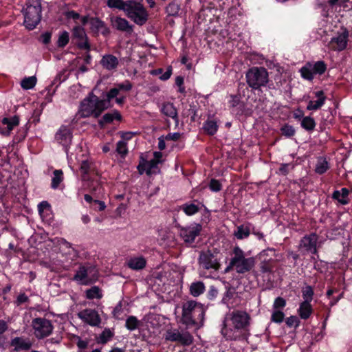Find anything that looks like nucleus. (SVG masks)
Returning <instances> with one entry per match:
<instances>
[{
  "instance_id": "473e14b6",
  "label": "nucleus",
  "mask_w": 352,
  "mask_h": 352,
  "mask_svg": "<svg viewBox=\"0 0 352 352\" xmlns=\"http://www.w3.org/2000/svg\"><path fill=\"white\" fill-rule=\"evenodd\" d=\"M180 10V4L176 0H174L168 3L166 7V12L168 16H177Z\"/></svg>"
},
{
  "instance_id": "ea45409f",
  "label": "nucleus",
  "mask_w": 352,
  "mask_h": 352,
  "mask_svg": "<svg viewBox=\"0 0 352 352\" xmlns=\"http://www.w3.org/2000/svg\"><path fill=\"white\" fill-rule=\"evenodd\" d=\"M86 297L88 299H100L102 297V294L98 287L94 286L86 291Z\"/></svg>"
},
{
  "instance_id": "680f3d73",
  "label": "nucleus",
  "mask_w": 352,
  "mask_h": 352,
  "mask_svg": "<svg viewBox=\"0 0 352 352\" xmlns=\"http://www.w3.org/2000/svg\"><path fill=\"white\" fill-rule=\"evenodd\" d=\"M316 8H321L322 10V16H329V11L327 9V6L324 3L322 2H318L316 6Z\"/></svg>"
},
{
  "instance_id": "e2e57ef3",
  "label": "nucleus",
  "mask_w": 352,
  "mask_h": 352,
  "mask_svg": "<svg viewBox=\"0 0 352 352\" xmlns=\"http://www.w3.org/2000/svg\"><path fill=\"white\" fill-rule=\"evenodd\" d=\"M348 1L349 0H328L327 3L331 7H334L336 6H340Z\"/></svg>"
},
{
  "instance_id": "7ed1b4c3",
  "label": "nucleus",
  "mask_w": 352,
  "mask_h": 352,
  "mask_svg": "<svg viewBox=\"0 0 352 352\" xmlns=\"http://www.w3.org/2000/svg\"><path fill=\"white\" fill-rule=\"evenodd\" d=\"M256 265L254 257H246L245 252L239 246L232 249V257L225 272L234 270L237 274H245L250 272Z\"/></svg>"
},
{
  "instance_id": "4be33fe9",
  "label": "nucleus",
  "mask_w": 352,
  "mask_h": 352,
  "mask_svg": "<svg viewBox=\"0 0 352 352\" xmlns=\"http://www.w3.org/2000/svg\"><path fill=\"white\" fill-rule=\"evenodd\" d=\"M111 25L118 30L131 32L133 30L132 26L129 24V21L120 16H113L111 18Z\"/></svg>"
},
{
  "instance_id": "aec40b11",
  "label": "nucleus",
  "mask_w": 352,
  "mask_h": 352,
  "mask_svg": "<svg viewBox=\"0 0 352 352\" xmlns=\"http://www.w3.org/2000/svg\"><path fill=\"white\" fill-rule=\"evenodd\" d=\"M318 237L316 234H310L309 236H304L300 243V246L305 248V250L310 252L313 254L317 252L316 243Z\"/></svg>"
},
{
  "instance_id": "864d4df0",
  "label": "nucleus",
  "mask_w": 352,
  "mask_h": 352,
  "mask_svg": "<svg viewBox=\"0 0 352 352\" xmlns=\"http://www.w3.org/2000/svg\"><path fill=\"white\" fill-rule=\"evenodd\" d=\"M282 133L287 137H292L295 133V130L290 125H285L281 128Z\"/></svg>"
},
{
  "instance_id": "7c9ffc66",
  "label": "nucleus",
  "mask_w": 352,
  "mask_h": 352,
  "mask_svg": "<svg viewBox=\"0 0 352 352\" xmlns=\"http://www.w3.org/2000/svg\"><path fill=\"white\" fill-rule=\"evenodd\" d=\"M127 265L132 270H140L146 266V260L143 257L132 258L128 261Z\"/></svg>"
},
{
  "instance_id": "8fccbe9b",
  "label": "nucleus",
  "mask_w": 352,
  "mask_h": 352,
  "mask_svg": "<svg viewBox=\"0 0 352 352\" xmlns=\"http://www.w3.org/2000/svg\"><path fill=\"white\" fill-rule=\"evenodd\" d=\"M284 316H285V315H284L283 312L278 311V310H276V311H273V313L272 314L271 320L272 322H274L276 323H280L283 321Z\"/></svg>"
},
{
  "instance_id": "f704fd0d",
  "label": "nucleus",
  "mask_w": 352,
  "mask_h": 352,
  "mask_svg": "<svg viewBox=\"0 0 352 352\" xmlns=\"http://www.w3.org/2000/svg\"><path fill=\"white\" fill-rule=\"evenodd\" d=\"M329 168V163L325 158L320 157L316 165L315 171L316 173L322 175Z\"/></svg>"
},
{
  "instance_id": "37998d69",
  "label": "nucleus",
  "mask_w": 352,
  "mask_h": 352,
  "mask_svg": "<svg viewBox=\"0 0 352 352\" xmlns=\"http://www.w3.org/2000/svg\"><path fill=\"white\" fill-rule=\"evenodd\" d=\"M302 298L304 299L303 302H311L314 296L313 288L311 286L307 285L302 288Z\"/></svg>"
},
{
  "instance_id": "69168bd1",
  "label": "nucleus",
  "mask_w": 352,
  "mask_h": 352,
  "mask_svg": "<svg viewBox=\"0 0 352 352\" xmlns=\"http://www.w3.org/2000/svg\"><path fill=\"white\" fill-rule=\"evenodd\" d=\"M29 298L25 294H21L18 296L16 299V304L17 305H19L22 303H24L27 301H28Z\"/></svg>"
},
{
  "instance_id": "423d86ee",
  "label": "nucleus",
  "mask_w": 352,
  "mask_h": 352,
  "mask_svg": "<svg viewBox=\"0 0 352 352\" xmlns=\"http://www.w3.org/2000/svg\"><path fill=\"white\" fill-rule=\"evenodd\" d=\"M124 12L128 18L139 25H144L148 19V13L144 6L133 0H127Z\"/></svg>"
},
{
  "instance_id": "2eb2a0df",
  "label": "nucleus",
  "mask_w": 352,
  "mask_h": 352,
  "mask_svg": "<svg viewBox=\"0 0 352 352\" xmlns=\"http://www.w3.org/2000/svg\"><path fill=\"white\" fill-rule=\"evenodd\" d=\"M72 41L80 49L87 51L90 50L85 29L79 25L74 27L72 30Z\"/></svg>"
},
{
  "instance_id": "a211bd4d",
  "label": "nucleus",
  "mask_w": 352,
  "mask_h": 352,
  "mask_svg": "<svg viewBox=\"0 0 352 352\" xmlns=\"http://www.w3.org/2000/svg\"><path fill=\"white\" fill-rule=\"evenodd\" d=\"M1 123L5 127H0V133L3 135L8 136L10 134L14 127L19 124V118L17 116H14L12 118H4Z\"/></svg>"
},
{
  "instance_id": "9d476101",
  "label": "nucleus",
  "mask_w": 352,
  "mask_h": 352,
  "mask_svg": "<svg viewBox=\"0 0 352 352\" xmlns=\"http://www.w3.org/2000/svg\"><path fill=\"white\" fill-rule=\"evenodd\" d=\"M164 337L166 341L177 342L184 346H189L193 342V337L188 331H181L175 328L167 329Z\"/></svg>"
},
{
  "instance_id": "f3484780",
  "label": "nucleus",
  "mask_w": 352,
  "mask_h": 352,
  "mask_svg": "<svg viewBox=\"0 0 352 352\" xmlns=\"http://www.w3.org/2000/svg\"><path fill=\"white\" fill-rule=\"evenodd\" d=\"M56 140L64 146L71 144L72 134L69 128L62 126L56 133Z\"/></svg>"
},
{
  "instance_id": "6ab92c4d",
  "label": "nucleus",
  "mask_w": 352,
  "mask_h": 352,
  "mask_svg": "<svg viewBox=\"0 0 352 352\" xmlns=\"http://www.w3.org/2000/svg\"><path fill=\"white\" fill-rule=\"evenodd\" d=\"M32 342L28 338L15 337L10 341V346L14 351H28L32 347Z\"/></svg>"
},
{
  "instance_id": "6e6d98bb",
  "label": "nucleus",
  "mask_w": 352,
  "mask_h": 352,
  "mask_svg": "<svg viewBox=\"0 0 352 352\" xmlns=\"http://www.w3.org/2000/svg\"><path fill=\"white\" fill-rule=\"evenodd\" d=\"M286 305V301L281 297H278L275 299L273 305V308L277 309L279 308H283Z\"/></svg>"
},
{
  "instance_id": "603ef678",
  "label": "nucleus",
  "mask_w": 352,
  "mask_h": 352,
  "mask_svg": "<svg viewBox=\"0 0 352 352\" xmlns=\"http://www.w3.org/2000/svg\"><path fill=\"white\" fill-rule=\"evenodd\" d=\"M261 271L263 273L270 272L272 270L273 266L271 264V261H263L260 264Z\"/></svg>"
},
{
  "instance_id": "6e6552de",
  "label": "nucleus",
  "mask_w": 352,
  "mask_h": 352,
  "mask_svg": "<svg viewBox=\"0 0 352 352\" xmlns=\"http://www.w3.org/2000/svg\"><path fill=\"white\" fill-rule=\"evenodd\" d=\"M98 273L94 266L81 265L76 271L73 280L80 285H87L98 279Z\"/></svg>"
},
{
  "instance_id": "4468645a",
  "label": "nucleus",
  "mask_w": 352,
  "mask_h": 352,
  "mask_svg": "<svg viewBox=\"0 0 352 352\" xmlns=\"http://www.w3.org/2000/svg\"><path fill=\"white\" fill-rule=\"evenodd\" d=\"M199 263L206 270H218L220 263L217 256L210 251L202 252L199 256Z\"/></svg>"
},
{
  "instance_id": "f8f14e48",
  "label": "nucleus",
  "mask_w": 352,
  "mask_h": 352,
  "mask_svg": "<svg viewBox=\"0 0 352 352\" xmlns=\"http://www.w3.org/2000/svg\"><path fill=\"white\" fill-rule=\"evenodd\" d=\"M348 38L349 31L346 28H342L331 38L329 46L333 50H344L346 47Z\"/></svg>"
},
{
  "instance_id": "bb28decb",
  "label": "nucleus",
  "mask_w": 352,
  "mask_h": 352,
  "mask_svg": "<svg viewBox=\"0 0 352 352\" xmlns=\"http://www.w3.org/2000/svg\"><path fill=\"white\" fill-rule=\"evenodd\" d=\"M250 223L243 224L238 226L236 230L234 232V235L238 239H243L248 238L250 234Z\"/></svg>"
},
{
  "instance_id": "1a4fd4ad",
  "label": "nucleus",
  "mask_w": 352,
  "mask_h": 352,
  "mask_svg": "<svg viewBox=\"0 0 352 352\" xmlns=\"http://www.w3.org/2000/svg\"><path fill=\"white\" fill-rule=\"evenodd\" d=\"M31 327L34 336L38 340L50 336L54 329L52 322L41 317L34 318L32 320Z\"/></svg>"
},
{
  "instance_id": "dca6fc26",
  "label": "nucleus",
  "mask_w": 352,
  "mask_h": 352,
  "mask_svg": "<svg viewBox=\"0 0 352 352\" xmlns=\"http://www.w3.org/2000/svg\"><path fill=\"white\" fill-rule=\"evenodd\" d=\"M202 226L199 223H193L190 226L182 228L180 230V236L186 243H192L195 238L199 235Z\"/></svg>"
},
{
  "instance_id": "774afa93",
  "label": "nucleus",
  "mask_w": 352,
  "mask_h": 352,
  "mask_svg": "<svg viewBox=\"0 0 352 352\" xmlns=\"http://www.w3.org/2000/svg\"><path fill=\"white\" fill-rule=\"evenodd\" d=\"M65 16L68 19H78L80 18V14L74 10L67 12Z\"/></svg>"
},
{
  "instance_id": "58836bf2",
  "label": "nucleus",
  "mask_w": 352,
  "mask_h": 352,
  "mask_svg": "<svg viewBox=\"0 0 352 352\" xmlns=\"http://www.w3.org/2000/svg\"><path fill=\"white\" fill-rule=\"evenodd\" d=\"M127 1L124 0H108L107 5L110 8L118 9L124 11Z\"/></svg>"
},
{
  "instance_id": "b1692460",
  "label": "nucleus",
  "mask_w": 352,
  "mask_h": 352,
  "mask_svg": "<svg viewBox=\"0 0 352 352\" xmlns=\"http://www.w3.org/2000/svg\"><path fill=\"white\" fill-rule=\"evenodd\" d=\"M101 65L107 70L116 69L119 64L118 59L112 54L104 55L100 60Z\"/></svg>"
},
{
  "instance_id": "c03bdc74",
  "label": "nucleus",
  "mask_w": 352,
  "mask_h": 352,
  "mask_svg": "<svg viewBox=\"0 0 352 352\" xmlns=\"http://www.w3.org/2000/svg\"><path fill=\"white\" fill-rule=\"evenodd\" d=\"M120 94L119 90L118 88L115 86V87L111 88L107 94V98L102 99L103 101H108V109L111 107V100L116 98L117 96H118Z\"/></svg>"
},
{
  "instance_id": "4c0bfd02",
  "label": "nucleus",
  "mask_w": 352,
  "mask_h": 352,
  "mask_svg": "<svg viewBox=\"0 0 352 352\" xmlns=\"http://www.w3.org/2000/svg\"><path fill=\"white\" fill-rule=\"evenodd\" d=\"M301 126L308 131H312L316 127V122L313 118L306 116L301 120Z\"/></svg>"
},
{
  "instance_id": "5fc2aeb1",
  "label": "nucleus",
  "mask_w": 352,
  "mask_h": 352,
  "mask_svg": "<svg viewBox=\"0 0 352 352\" xmlns=\"http://www.w3.org/2000/svg\"><path fill=\"white\" fill-rule=\"evenodd\" d=\"M210 189L214 192H219L221 190V184L219 181L212 179L209 185Z\"/></svg>"
},
{
  "instance_id": "a18cd8bd",
  "label": "nucleus",
  "mask_w": 352,
  "mask_h": 352,
  "mask_svg": "<svg viewBox=\"0 0 352 352\" xmlns=\"http://www.w3.org/2000/svg\"><path fill=\"white\" fill-rule=\"evenodd\" d=\"M69 40V33L64 31L60 34L58 38L57 45L59 47H64L68 43Z\"/></svg>"
},
{
  "instance_id": "9b49d317",
  "label": "nucleus",
  "mask_w": 352,
  "mask_h": 352,
  "mask_svg": "<svg viewBox=\"0 0 352 352\" xmlns=\"http://www.w3.org/2000/svg\"><path fill=\"white\" fill-rule=\"evenodd\" d=\"M327 69V65L322 60L314 63L307 62L300 69L301 76L306 80H312L314 75H322Z\"/></svg>"
},
{
  "instance_id": "c85d7f7f",
  "label": "nucleus",
  "mask_w": 352,
  "mask_h": 352,
  "mask_svg": "<svg viewBox=\"0 0 352 352\" xmlns=\"http://www.w3.org/2000/svg\"><path fill=\"white\" fill-rule=\"evenodd\" d=\"M312 307L310 302H302L300 305L298 313L302 319L306 320L312 313Z\"/></svg>"
},
{
  "instance_id": "e433bc0d",
  "label": "nucleus",
  "mask_w": 352,
  "mask_h": 352,
  "mask_svg": "<svg viewBox=\"0 0 352 352\" xmlns=\"http://www.w3.org/2000/svg\"><path fill=\"white\" fill-rule=\"evenodd\" d=\"M8 330V324L6 321L0 320V349H5L7 338L4 333Z\"/></svg>"
},
{
  "instance_id": "72a5a7b5",
  "label": "nucleus",
  "mask_w": 352,
  "mask_h": 352,
  "mask_svg": "<svg viewBox=\"0 0 352 352\" xmlns=\"http://www.w3.org/2000/svg\"><path fill=\"white\" fill-rule=\"evenodd\" d=\"M203 129L207 134L212 135L217 131L218 125L214 120L208 119L204 124Z\"/></svg>"
},
{
  "instance_id": "13d9d810",
  "label": "nucleus",
  "mask_w": 352,
  "mask_h": 352,
  "mask_svg": "<svg viewBox=\"0 0 352 352\" xmlns=\"http://www.w3.org/2000/svg\"><path fill=\"white\" fill-rule=\"evenodd\" d=\"M286 324L292 327L293 326H298V319L296 316H292L286 319Z\"/></svg>"
},
{
  "instance_id": "39448f33",
  "label": "nucleus",
  "mask_w": 352,
  "mask_h": 352,
  "mask_svg": "<svg viewBox=\"0 0 352 352\" xmlns=\"http://www.w3.org/2000/svg\"><path fill=\"white\" fill-rule=\"evenodd\" d=\"M24 25L28 30H33L41 19V4L39 0H28L23 8Z\"/></svg>"
},
{
  "instance_id": "4d7b16f0",
  "label": "nucleus",
  "mask_w": 352,
  "mask_h": 352,
  "mask_svg": "<svg viewBox=\"0 0 352 352\" xmlns=\"http://www.w3.org/2000/svg\"><path fill=\"white\" fill-rule=\"evenodd\" d=\"M90 169V164L87 160L82 161L80 170L82 174H87Z\"/></svg>"
},
{
  "instance_id": "bf43d9fd",
  "label": "nucleus",
  "mask_w": 352,
  "mask_h": 352,
  "mask_svg": "<svg viewBox=\"0 0 352 352\" xmlns=\"http://www.w3.org/2000/svg\"><path fill=\"white\" fill-rule=\"evenodd\" d=\"M217 295H218L217 289L214 286L211 285L208 292V298L210 300H214V298H217Z\"/></svg>"
},
{
  "instance_id": "de8ad7c7",
  "label": "nucleus",
  "mask_w": 352,
  "mask_h": 352,
  "mask_svg": "<svg viewBox=\"0 0 352 352\" xmlns=\"http://www.w3.org/2000/svg\"><path fill=\"white\" fill-rule=\"evenodd\" d=\"M116 151L122 157H124L127 154L128 149L126 142L124 140H120L117 143Z\"/></svg>"
},
{
  "instance_id": "338daca9",
  "label": "nucleus",
  "mask_w": 352,
  "mask_h": 352,
  "mask_svg": "<svg viewBox=\"0 0 352 352\" xmlns=\"http://www.w3.org/2000/svg\"><path fill=\"white\" fill-rule=\"evenodd\" d=\"M181 136V134L179 133H168L166 136V140H173V141H176L177 140L179 139Z\"/></svg>"
},
{
  "instance_id": "0e129e2a",
  "label": "nucleus",
  "mask_w": 352,
  "mask_h": 352,
  "mask_svg": "<svg viewBox=\"0 0 352 352\" xmlns=\"http://www.w3.org/2000/svg\"><path fill=\"white\" fill-rule=\"evenodd\" d=\"M171 74H172V67H168L167 68V70L166 72H165L160 77V78L162 80H166L168 79H169L171 76Z\"/></svg>"
},
{
  "instance_id": "c9c22d12",
  "label": "nucleus",
  "mask_w": 352,
  "mask_h": 352,
  "mask_svg": "<svg viewBox=\"0 0 352 352\" xmlns=\"http://www.w3.org/2000/svg\"><path fill=\"white\" fill-rule=\"evenodd\" d=\"M54 176L52 179L51 187L56 189L63 180V173L61 170H55L53 172Z\"/></svg>"
},
{
  "instance_id": "ddd939ff",
  "label": "nucleus",
  "mask_w": 352,
  "mask_h": 352,
  "mask_svg": "<svg viewBox=\"0 0 352 352\" xmlns=\"http://www.w3.org/2000/svg\"><path fill=\"white\" fill-rule=\"evenodd\" d=\"M77 315L82 322L91 327H100L101 324V318L95 309H85L79 311Z\"/></svg>"
},
{
  "instance_id": "052dcab7",
  "label": "nucleus",
  "mask_w": 352,
  "mask_h": 352,
  "mask_svg": "<svg viewBox=\"0 0 352 352\" xmlns=\"http://www.w3.org/2000/svg\"><path fill=\"white\" fill-rule=\"evenodd\" d=\"M122 312V302H119L117 304V305L115 307V308L113 311V316L115 318H118Z\"/></svg>"
},
{
  "instance_id": "f257e3e1",
  "label": "nucleus",
  "mask_w": 352,
  "mask_h": 352,
  "mask_svg": "<svg viewBox=\"0 0 352 352\" xmlns=\"http://www.w3.org/2000/svg\"><path fill=\"white\" fill-rule=\"evenodd\" d=\"M251 317L243 310H234L226 315L221 333L227 340H246Z\"/></svg>"
},
{
  "instance_id": "20e7f679",
  "label": "nucleus",
  "mask_w": 352,
  "mask_h": 352,
  "mask_svg": "<svg viewBox=\"0 0 352 352\" xmlns=\"http://www.w3.org/2000/svg\"><path fill=\"white\" fill-rule=\"evenodd\" d=\"M108 109V101H103L93 93H89L80 102L78 115L80 118H98Z\"/></svg>"
},
{
  "instance_id": "3c124183",
  "label": "nucleus",
  "mask_w": 352,
  "mask_h": 352,
  "mask_svg": "<svg viewBox=\"0 0 352 352\" xmlns=\"http://www.w3.org/2000/svg\"><path fill=\"white\" fill-rule=\"evenodd\" d=\"M116 87L120 92L121 91H129L132 89L133 86L129 80H125L122 83L116 84Z\"/></svg>"
},
{
  "instance_id": "cd10ccee",
  "label": "nucleus",
  "mask_w": 352,
  "mask_h": 352,
  "mask_svg": "<svg viewBox=\"0 0 352 352\" xmlns=\"http://www.w3.org/2000/svg\"><path fill=\"white\" fill-rule=\"evenodd\" d=\"M205 289L206 287L202 281H195L190 286V294L194 297H197L204 294Z\"/></svg>"
},
{
  "instance_id": "393cba45",
  "label": "nucleus",
  "mask_w": 352,
  "mask_h": 352,
  "mask_svg": "<svg viewBox=\"0 0 352 352\" xmlns=\"http://www.w3.org/2000/svg\"><path fill=\"white\" fill-rule=\"evenodd\" d=\"M318 98L317 100H309L307 107V110H318L324 104L326 97L322 91H318L315 93Z\"/></svg>"
},
{
  "instance_id": "a19ab883",
  "label": "nucleus",
  "mask_w": 352,
  "mask_h": 352,
  "mask_svg": "<svg viewBox=\"0 0 352 352\" xmlns=\"http://www.w3.org/2000/svg\"><path fill=\"white\" fill-rule=\"evenodd\" d=\"M140 322L135 316H130L126 320L125 327L129 331H133L138 328Z\"/></svg>"
},
{
  "instance_id": "2f4dec72",
  "label": "nucleus",
  "mask_w": 352,
  "mask_h": 352,
  "mask_svg": "<svg viewBox=\"0 0 352 352\" xmlns=\"http://www.w3.org/2000/svg\"><path fill=\"white\" fill-rule=\"evenodd\" d=\"M91 29L92 31L98 32H101L102 34H105L107 32V29L105 27L104 23L98 18H91L90 19Z\"/></svg>"
},
{
  "instance_id": "0eeeda50",
  "label": "nucleus",
  "mask_w": 352,
  "mask_h": 352,
  "mask_svg": "<svg viewBox=\"0 0 352 352\" xmlns=\"http://www.w3.org/2000/svg\"><path fill=\"white\" fill-rule=\"evenodd\" d=\"M245 78L249 87L258 89L268 82V72L263 67H253L247 72Z\"/></svg>"
},
{
  "instance_id": "79ce46f5",
  "label": "nucleus",
  "mask_w": 352,
  "mask_h": 352,
  "mask_svg": "<svg viewBox=\"0 0 352 352\" xmlns=\"http://www.w3.org/2000/svg\"><path fill=\"white\" fill-rule=\"evenodd\" d=\"M36 83V78L35 76H30L25 78L21 82V86L24 89H32Z\"/></svg>"
},
{
  "instance_id": "f03ea898",
  "label": "nucleus",
  "mask_w": 352,
  "mask_h": 352,
  "mask_svg": "<svg viewBox=\"0 0 352 352\" xmlns=\"http://www.w3.org/2000/svg\"><path fill=\"white\" fill-rule=\"evenodd\" d=\"M205 312L202 304L188 300L182 306V322L187 327L200 328L204 325Z\"/></svg>"
},
{
  "instance_id": "c756f323",
  "label": "nucleus",
  "mask_w": 352,
  "mask_h": 352,
  "mask_svg": "<svg viewBox=\"0 0 352 352\" xmlns=\"http://www.w3.org/2000/svg\"><path fill=\"white\" fill-rule=\"evenodd\" d=\"M349 191L346 188H342L340 191L336 190L333 192L332 195V198L334 199L338 200L340 203L342 204H346L349 202L348 200V195H349Z\"/></svg>"
},
{
  "instance_id": "09e8293b",
  "label": "nucleus",
  "mask_w": 352,
  "mask_h": 352,
  "mask_svg": "<svg viewBox=\"0 0 352 352\" xmlns=\"http://www.w3.org/2000/svg\"><path fill=\"white\" fill-rule=\"evenodd\" d=\"M158 164V160L154 158L149 161L144 162V166L146 168V174L150 175L152 170L156 168Z\"/></svg>"
},
{
  "instance_id": "5701e85b",
  "label": "nucleus",
  "mask_w": 352,
  "mask_h": 352,
  "mask_svg": "<svg viewBox=\"0 0 352 352\" xmlns=\"http://www.w3.org/2000/svg\"><path fill=\"white\" fill-rule=\"evenodd\" d=\"M161 113L166 117L173 118L176 124L179 122L177 109L171 102L163 103L160 107Z\"/></svg>"
},
{
  "instance_id": "412c9836",
  "label": "nucleus",
  "mask_w": 352,
  "mask_h": 352,
  "mask_svg": "<svg viewBox=\"0 0 352 352\" xmlns=\"http://www.w3.org/2000/svg\"><path fill=\"white\" fill-rule=\"evenodd\" d=\"M202 207V204L198 201L186 202L179 206V209L182 210L186 215L192 216L199 212Z\"/></svg>"
},
{
  "instance_id": "49530a36",
  "label": "nucleus",
  "mask_w": 352,
  "mask_h": 352,
  "mask_svg": "<svg viewBox=\"0 0 352 352\" xmlns=\"http://www.w3.org/2000/svg\"><path fill=\"white\" fill-rule=\"evenodd\" d=\"M113 333L109 329H105L100 335V342L102 344L107 343L112 337Z\"/></svg>"
},
{
  "instance_id": "a878e982",
  "label": "nucleus",
  "mask_w": 352,
  "mask_h": 352,
  "mask_svg": "<svg viewBox=\"0 0 352 352\" xmlns=\"http://www.w3.org/2000/svg\"><path fill=\"white\" fill-rule=\"evenodd\" d=\"M114 120L120 121L122 120V116L118 110H113L111 112L105 113L102 119L98 121L100 126H102L105 124L111 123Z\"/></svg>"
}]
</instances>
